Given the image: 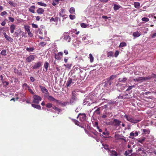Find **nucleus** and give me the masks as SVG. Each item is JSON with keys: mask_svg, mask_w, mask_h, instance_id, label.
Masks as SVG:
<instances>
[{"mask_svg": "<svg viewBox=\"0 0 156 156\" xmlns=\"http://www.w3.org/2000/svg\"><path fill=\"white\" fill-rule=\"evenodd\" d=\"M99 95L100 94H98L97 93L96 94L93 93L90 98V100L91 101V102H90L89 103H88V102H89L90 101H89V99L87 98L84 100L83 104L84 105H85L87 104V105L90 106V103L91 104L99 102V100H100V98L99 97Z\"/></svg>", "mask_w": 156, "mask_h": 156, "instance_id": "f257e3e1", "label": "nucleus"}, {"mask_svg": "<svg viewBox=\"0 0 156 156\" xmlns=\"http://www.w3.org/2000/svg\"><path fill=\"white\" fill-rule=\"evenodd\" d=\"M124 117L128 121L134 123L138 122L140 121V119H135L131 115H125L124 116Z\"/></svg>", "mask_w": 156, "mask_h": 156, "instance_id": "f03ea898", "label": "nucleus"}, {"mask_svg": "<svg viewBox=\"0 0 156 156\" xmlns=\"http://www.w3.org/2000/svg\"><path fill=\"white\" fill-rule=\"evenodd\" d=\"M121 123V121L120 120L118 119H115L110 122H106V124L107 125L112 124L115 127H118L120 125Z\"/></svg>", "mask_w": 156, "mask_h": 156, "instance_id": "7ed1b4c3", "label": "nucleus"}, {"mask_svg": "<svg viewBox=\"0 0 156 156\" xmlns=\"http://www.w3.org/2000/svg\"><path fill=\"white\" fill-rule=\"evenodd\" d=\"M72 94V97L70 101V103L71 104L75 103L77 100V98L76 97V92L75 91H73Z\"/></svg>", "mask_w": 156, "mask_h": 156, "instance_id": "20e7f679", "label": "nucleus"}, {"mask_svg": "<svg viewBox=\"0 0 156 156\" xmlns=\"http://www.w3.org/2000/svg\"><path fill=\"white\" fill-rule=\"evenodd\" d=\"M116 85L118 89L120 91L125 89V88L126 87L127 84L126 83V84H121L120 83L116 84Z\"/></svg>", "mask_w": 156, "mask_h": 156, "instance_id": "39448f33", "label": "nucleus"}, {"mask_svg": "<svg viewBox=\"0 0 156 156\" xmlns=\"http://www.w3.org/2000/svg\"><path fill=\"white\" fill-rule=\"evenodd\" d=\"M33 98V102L37 104H39L40 101L42 100L41 97L36 95L34 96Z\"/></svg>", "mask_w": 156, "mask_h": 156, "instance_id": "423d86ee", "label": "nucleus"}, {"mask_svg": "<svg viewBox=\"0 0 156 156\" xmlns=\"http://www.w3.org/2000/svg\"><path fill=\"white\" fill-rule=\"evenodd\" d=\"M46 106L48 108H52L53 109H54L56 111L58 112H60L61 111V110L59 108H58L57 107H55L54 106H53L52 104L50 103H47L46 105Z\"/></svg>", "mask_w": 156, "mask_h": 156, "instance_id": "0eeeda50", "label": "nucleus"}, {"mask_svg": "<svg viewBox=\"0 0 156 156\" xmlns=\"http://www.w3.org/2000/svg\"><path fill=\"white\" fill-rule=\"evenodd\" d=\"M140 132L139 131H135L134 132V131L131 132L129 134V138L134 139V137H136L138 136L139 133H140Z\"/></svg>", "mask_w": 156, "mask_h": 156, "instance_id": "6e6552de", "label": "nucleus"}, {"mask_svg": "<svg viewBox=\"0 0 156 156\" xmlns=\"http://www.w3.org/2000/svg\"><path fill=\"white\" fill-rule=\"evenodd\" d=\"M63 54V53L62 52H60L58 53H55V58L56 60H60L61 59Z\"/></svg>", "mask_w": 156, "mask_h": 156, "instance_id": "1a4fd4ad", "label": "nucleus"}, {"mask_svg": "<svg viewBox=\"0 0 156 156\" xmlns=\"http://www.w3.org/2000/svg\"><path fill=\"white\" fill-rule=\"evenodd\" d=\"M78 117L79 118L81 122H83L86 120V115L85 114H80Z\"/></svg>", "mask_w": 156, "mask_h": 156, "instance_id": "9d476101", "label": "nucleus"}, {"mask_svg": "<svg viewBox=\"0 0 156 156\" xmlns=\"http://www.w3.org/2000/svg\"><path fill=\"white\" fill-rule=\"evenodd\" d=\"M108 155L110 156H118L117 152L114 150H110L108 152Z\"/></svg>", "mask_w": 156, "mask_h": 156, "instance_id": "9b49d317", "label": "nucleus"}, {"mask_svg": "<svg viewBox=\"0 0 156 156\" xmlns=\"http://www.w3.org/2000/svg\"><path fill=\"white\" fill-rule=\"evenodd\" d=\"M35 55H31L27 58H26V60L27 62H30L31 61H34L35 59Z\"/></svg>", "mask_w": 156, "mask_h": 156, "instance_id": "f8f14e48", "label": "nucleus"}, {"mask_svg": "<svg viewBox=\"0 0 156 156\" xmlns=\"http://www.w3.org/2000/svg\"><path fill=\"white\" fill-rule=\"evenodd\" d=\"M82 41L85 43L87 44L89 43L88 40L89 37L88 36L86 35H82L81 37Z\"/></svg>", "mask_w": 156, "mask_h": 156, "instance_id": "ddd939ff", "label": "nucleus"}, {"mask_svg": "<svg viewBox=\"0 0 156 156\" xmlns=\"http://www.w3.org/2000/svg\"><path fill=\"white\" fill-rule=\"evenodd\" d=\"M3 34L4 36L5 39L8 41L11 42H12L13 41V39L12 38L8 36L6 34V33L4 32L3 33Z\"/></svg>", "mask_w": 156, "mask_h": 156, "instance_id": "4468645a", "label": "nucleus"}, {"mask_svg": "<svg viewBox=\"0 0 156 156\" xmlns=\"http://www.w3.org/2000/svg\"><path fill=\"white\" fill-rule=\"evenodd\" d=\"M63 39L67 42H69L70 41L71 38L67 34H66L64 35Z\"/></svg>", "mask_w": 156, "mask_h": 156, "instance_id": "2eb2a0df", "label": "nucleus"}, {"mask_svg": "<svg viewBox=\"0 0 156 156\" xmlns=\"http://www.w3.org/2000/svg\"><path fill=\"white\" fill-rule=\"evenodd\" d=\"M39 87L41 88L42 92L46 94H48L49 92L48 90L44 87L41 86L40 85Z\"/></svg>", "mask_w": 156, "mask_h": 156, "instance_id": "dca6fc26", "label": "nucleus"}, {"mask_svg": "<svg viewBox=\"0 0 156 156\" xmlns=\"http://www.w3.org/2000/svg\"><path fill=\"white\" fill-rule=\"evenodd\" d=\"M74 83V82L72 81L71 78H69L66 83V85L67 87H70Z\"/></svg>", "mask_w": 156, "mask_h": 156, "instance_id": "f3484780", "label": "nucleus"}, {"mask_svg": "<svg viewBox=\"0 0 156 156\" xmlns=\"http://www.w3.org/2000/svg\"><path fill=\"white\" fill-rule=\"evenodd\" d=\"M41 65V62H39L37 63H35V64L32 66V68L33 69H37L40 67Z\"/></svg>", "mask_w": 156, "mask_h": 156, "instance_id": "a211bd4d", "label": "nucleus"}, {"mask_svg": "<svg viewBox=\"0 0 156 156\" xmlns=\"http://www.w3.org/2000/svg\"><path fill=\"white\" fill-rule=\"evenodd\" d=\"M47 98L48 100L49 101H54L55 102H56L57 103L58 102V100H56V99H55L51 96L48 95L47 97Z\"/></svg>", "mask_w": 156, "mask_h": 156, "instance_id": "6ab92c4d", "label": "nucleus"}, {"mask_svg": "<svg viewBox=\"0 0 156 156\" xmlns=\"http://www.w3.org/2000/svg\"><path fill=\"white\" fill-rule=\"evenodd\" d=\"M132 148H130L129 150L126 151H125L124 154L126 156H129L132 154Z\"/></svg>", "mask_w": 156, "mask_h": 156, "instance_id": "aec40b11", "label": "nucleus"}, {"mask_svg": "<svg viewBox=\"0 0 156 156\" xmlns=\"http://www.w3.org/2000/svg\"><path fill=\"white\" fill-rule=\"evenodd\" d=\"M127 79L126 77L123 78H120L119 79V82L118 83H120L121 84H122V83H125L126 82Z\"/></svg>", "mask_w": 156, "mask_h": 156, "instance_id": "412c9836", "label": "nucleus"}, {"mask_svg": "<svg viewBox=\"0 0 156 156\" xmlns=\"http://www.w3.org/2000/svg\"><path fill=\"white\" fill-rule=\"evenodd\" d=\"M36 8L35 6L34 5L31 6L29 8V11L33 13H35V9Z\"/></svg>", "mask_w": 156, "mask_h": 156, "instance_id": "4be33fe9", "label": "nucleus"}, {"mask_svg": "<svg viewBox=\"0 0 156 156\" xmlns=\"http://www.w3.org/2000/svg\"><path fill=\"white\" fill-rule=\"evenodd\" d=\"M16 26L14 24H12L10 26V30L11 33H14V30L16 28Z\"/></svg>", "mask_w": 156, "mask_h": 156, "instance_id": "5701e85b", "label": "nucleus"}, {"mask_svg": "<svg viewBox=\"0 0 156 156\" xmlns=\"http://www.w3.org/2000/svg\"><path fill=\"white\" fill-rule=\"evenodd\" d=\"M80 43V42L76 40H75L73 41V44L74 46L76 47H78L79 46V44Z\"/></svg>", "mask_w": 156, "mask_h": 156, "instance_id": "b1692460", "label": "nucleus"}, {"mask_svg": "<svg viewBox=\"0 0 156 156\" xmlns=\"http://www.w3.org/2000/svg\"><path fill=\"white\" fill-rule=\"evenodd\" d=\"M44 10L42 8H39L38 9L37 11V12L38 14H41L43 13Z\"/></svg>", "mask_w": 156, "mask_h": 156, "instance_id": "393cba45", "label": "nucleus"}, {"mask_svg": "<svg viewBox=\"0 0 156 156\" xmlns=\"http://www.w3.org/2000/svg\"><path fill=\"white\" fill-rule=\"evenodd\" d=\"M22 32V31L20 29H18L16 30L14 34L16 36H18Z\"/></svg>", "mask_w": 156, "mask_h": 156, "instance_id": "a878e982", "label": "nucleus"}, {"mask_svg": "<svg viewBox=\"0 0 156 156\" xmlns=\"http://www.w3.org/2000/svg\"><path fill=\"white\" fill-rule=\"evenodd\" d=\"M141 131H142V134H149L150 132V130L148 129H141Z\"/></svg>", "mask_w": 156, "mask_h": 156, "instance_id": "bb28decb", "label": "nucleus"}, {"mask_svg": "<svg viewBox=\"0 0 156 156\" xmlns=\"http://www.w3.org/2000/svg\"><path fill=\"white\" fill-rule=\"evenodd\" d=\"M151 77H139L138 78L139 81L142 80H147L151 78Z\"/></svg>", "mask_w": 156, "mask_h": 156, "instance_id": "cd10ccee", "label": "nucleus"}, {"mask_svg": "<svg viewBox=\"0 0 156 156\" xmlns=\"http://www.w3.org/2000/svg\"><path fill=\"white\" fill-rule=\"evenodd\" d=\"M141 34L138 31H136L135 32H134L133 34V36L135 37H139L140 36Z\"/></svg>", "mask_w": 156, "mask_h": 156, "instance_id": "c85d7f7f", "label": "nucleus"}, {"mask_svg": "<svg viewBox=\"0 0 156 156\" xmlns=\"http://www.w3.org/2000/svg\"><path fill=\"white\" fill-rule=\"evenodd\" d=\"M32 106L34 108H36L38 110H40L41 109V107L40 105H35L34 104H32Z\"/></svg>", "mask_w": 156, "mask_h": 156, "instance_id": "c756f323", "label": "nucleus"}, {"mask_svg": "<svg viewBox=\"0 0 156 156\" xmlns=\"http://www.w3.org/2000/svg\"><path fill=\"white\" fill-rule=\"evenodd\" d=\"M128 96V94H126V95H120L118 96V98L119 99H125L128 98V97H127Z\"/></svg>", "mask_w": 156, "mask_h": 156, "instance_id": "7c9ffc66", "label": "nucleus"}, {"mask_svg": "<svg viewBox=\"0 0 156 156\" xmlns=\"http://www.w3.org/2000/svg\"><path fill=\"white\" fill-rule=\"evenodd\" d=\"M104 113H105L107 116V117L111 118L112 117L113 115L112 112H105Z\"/></svg>", "mask_w": 156, "mask_h": 156, "instance_id": "2f4dec72", "label": "nucleus"}, {"mask_svg": "<svg viewBox=\"0 0 156 156\" xmlns=\"http://www.w3.org/2000/svg\"><path fill=\"white\" fill-rule=\"evenodd\" d=\"M121 7V6L119 5L116 4H114V9L115 10H117L120 8Z\"/></svg>", "mask_w": 156, "mask_h": 156, "instance_id": "473e14b6", "label": "nucleus"}, {"mask_svg": "<svg viewBox=\"0 0 156 156\" xmlns=\"http://www.w3.org/2000/svg\"><path fill=\"white\" fill-rule=\"evenodd\" d=\"M64 13L65 10L63 9H62L59 13L60 16H62V17H64L65 15H64Z\"/></svg>", "mask_w": 156, "mask_h": 156, "instance_id": "72a5a7b5", "label": "nucleus"}, {"mask_svg": "<svg viewBox=\"0 0 156 156\" xmlns=\"http://www.w3.org/2000/svg\"><path fill=\"white\" fill-rule=\"evenodd\" d=\"M75 9L74 7H72L70 8L69 10V12L70 14H75Z\"/></svg>", "mask_w": 156, "mask_h": 156, "instance_id": "f704fd0d", "label": "nucleus"}, {"mask_svg": "<svg viewBox=\"0 0 156 156\" xmlns=\"http://www.w3.org/2000/svg\"><path fill=\"white\" fill-rule=\"evenodd\" d=\"M127 45L126 43L124 42H122L120 43L119 45V48H121L124 47L126 46Z\"/></svg>", "mask_w": 156, "mask_h": 156, "instance_id": "c9c22d12", "label": "nucleus"}, {"mask_svg": "<svg viewBox=\"0 0 156 156\" xmlns=\"http://www.w3.org/2000/svg\"><path fill=\"white\" fill-rule=\"evenodd\" d=\"M103 147L108 152L109 151L110 149L109 148L107 144H103Z\"/></svg>", "mask_w": 156, "mask_h": 156, "instance_id": "e433bc0d", "label": "nucleus"}, {"mask_svg": "<svg viewBox=\"0 0 156 156\" xmlns=\"http://www.w3.org/2000/svg\"><path fill=\"white\" fill-rule=\"evenodd\" d=\"M44 66L46 69V71H47L49 66V63L47 62H45L44 64Z\"/></svg>", "mask_w": 156, "mask_h": 156, "instance_id": "4c0bfd02", "label": "nucleus"}, {"mask_svg": "<svg viewBox=\"0 0 156 156\" xmlns=\"http://www.w3.org/2000/svg\"><path fill=\"white\" fill-rule=\"evenodd\" d=\"M114 137L115 139L116 140H119L122 139V138L120 137V135L118 134H115Z\"/></svg>", "mask_w": 156, "mask_h": 156, "instance_id": "58836bf2", "label": "nucleus"}, {"mask_svg": "<svg viewBox=\"0 0 156 156\" xmlns=\"http://www.w3.org/2000/svg\"><path fill=\"white\" fill-rule=\"evenodd\" d=\"M9 3L14 7H16L17 6V4L11 1H9L8 2Z\"/></svg>", "mask_w": 156, "mask_h": 156, "instance_id": "ea45409f", "label": "nucleus"}, {"mask_svg": "<svg viewBox=\"0 0 156 156\" xmlns=\"http://www.w3.org/2000/svg\"><path fill=\"white\" fill-rule=\"evenodd\" d=\"M108 57H113V53L112 51H110L108 52L107 54Z\"/></svg>", "mask_w": 156, "mask_h": 156, "instance_id": "a19ab883", "label": "nucleus"}, {"mask_svg": "<svg viewBox=\"0 0 156 156\" xmlns=\"http://www.w3.org/2000/svg\"><path fill=\"white\" fill-rule=\"evenodd\" d=\"M89 58L90 59V61L91 62H92L94 61V57L91 54H90L89 55Z\"/></svg>", "mask_w": 156, "mask_h": 156, "instance_id": "79ce46f5", "label": "nucleus"}, {"mask_svg": "<svg viewBox=\"0 0 156 156\" xmlns=\"http://www.w3.org/2000/svg\"><path fill=\"white\" fill-rule=\"evenodd\" d=\"M34 48L33 47L27 48H26V50L29 52H31L34 51Z\"/></svg>", "mask_w": 156, "mask_h": 156, "instance_id": "37998d69", "label": "nucleus"}, {"mask_svg": "<svg viewBox=\"0 0 156 156\" xmlns=\"http://www.w3.org/2000/svg\"><path fill=\"white\" fill-rule=\"evenodd\" d=\"M100 108H101V107L98 108L95 111H94V113H96L97 114H100Z\"/></svg>", "mask_w": 156, "mask_h": 156, "instance_id": "c03bdc74", "label": "nucleus"}, {"mask_svg": "<svg viewBox=\"0 0 156 156\" xmlns=\"http://www.w3.org/2000/svg\"><path fill=\"white\" fill-rule=\"evenodd\" d=\"M140 4L138 2H135L134 3V6L136 8H139L140 6Z\"/></svg>", "mask_w": 156, "mask_h": 156, "instance_id": "a18cd8bd", "label": "nucleus"}, {"mask_svg": "<svg viewBox=\"0 0 156 156\" xmlns=\"http://www.w3.org/2000/svg\"><path fill=\"white\" fill-rule=\"evenodd\" d=\"M59 3V0H55L53 1L52 3V5L53 6H55L56 5L58 4Z\"/></svg>", "mask_w": 156, "mask_h": 156, "instance_id": "49530a36", "label": "nucleus"}, {"mask_svg": "<svg viewBox=\"0 0 156 156\" xmlns=\"http://www.w3.org/2000/svg\"><path fill=\"white\" fill-rule=\"evenodd\" d=\"M134 87H135L134 85L128 86L127 89L126 90V91H128L131 90Z\"/></svg>", "mask_w": 156, "mask_h": 156, "instance_id": "de8ad7c7", "label": "nucleus"}, {"mask_svg": "<svg viewBox=\"0 0 156 156\" xmlns=\"http://www.w3.org/2000/svg\"><path fill=\"white\" fill-rule=\"evenodd\" d=\"M37 4L41 6L46 7L47 6V5L44 3L42 2H37Z\"/></svg>", "mask_w": 156, "mask_h": 156, "instance_id": "09e8293b", "label": "nucleus"}, {"mask_svg": "<svg viewBox=\"0 0 156 156\" xmlns=\"http://www.w3.org/2000/svg\"><path fill=\"white\" fill-rule=\"evenodd\" d=\"M24 27L25 30L27 32L30 30V27L28 25H25Z\"/></svg>", "mask_w": 156, "mask_h": 156, "instance_id": "8fccbe9b", "label": "nucleus"}, {"mask_svg": "<svg viewBox=\"0 0 156 156\" xmlns=\"http://www.w3.org/2000/svg\"><path fill=\"white\" fill-rule=\"evenodd\" d=\"M112 84V83L110 80H108L107 81L106 83V84L105 85V87H107V86L109 85V86H110Z\"/></svg>", "mask_w": 156, "mask_h": 156, "instance_id": "3c124183", "label": "nucleus"}, {"mask_svg": "<svg viewBox=\"0 0 156 156\" xmlns=\"http://www.w3.org/2000/svg\"><path fill=\"white\" fill-rule=\"evenodd\" d=\"M63 66H65L66 68H68L69 69H70L72 66V65L71 64H64Z\"/></svg>", "mask_w": 156, "mask_h": 156, "instance_id": "603ef678", "label": "nucleus"}, {"mask_svg": "<svg viewBox=\"0 0 156 156\" xmlns=\"http://www.w3.org/2000/svg\"><path fill=\"white\" fill-rule=\"evenodd\" d=\"M81 27L82 28H86L88 26L85 23H82L80 24Z\"/></svg>", "mask_w": 156, "mask_h": 156, "instance_id": "864d4df0", "label": "nucleus"}, {"mask_svg": "<svg viewBox=\"0 0 156 156\" xmlns=\"http://www.w3.org/2000/svg\"><path fill=\"white\" fill-rule=\"evenodd\" d=\"M1 53L3 55H6V51L5 50H3L1 51Z\"/></svg>", "mask_w": 156, "mask_h": 156, "instance_id": "5fc2aeb1", "label": "nucleus"}, {"mask_svg": "<svg viewBox=\"0 0 156 156\" xmlns=\"http://www.w3.org/2000/svg\"><path fill=\"white\" fill-rule=\"evenodd\" d=\"M142 20L143 21L146 22L149 20V19L147 18L144 17L142 18Z\"/></svg>", "mask_w": 156, "mask_h": 156, "instance_id": "6e6d98bb", "label": "nucleus"}, {"mask_svg": "<svg viewBox=\"0 0 156 156\" xmlns=\"http://www.w3.org/2000/svg\"><path fill=\"white\" fill-rule=\"evenodd\" d=\"M23 88H25L26 89H27L29 87V86L27 85V83H24L23 85Z\"/></svg>", "mask_w": 156, "mask_h": 156, "instance_id": "4d7b16f0", "label": "nucleus"}, {"mask_svg": "<svg viewBox=\"0 0 156 156\" xmlns=\"http://www.w3.org/2000/svg\"><path fill=\"white\" fill-rule=\"evenodd\" d=\"M28 89L29 91L32 94H35V93L34 92V91L32 90V89L30 88V87H29V88H28Z\"/></svg>", "mask_w": 156, "mask_h": 156, "instance_id": "13d9d810", "label": "nucleus"}, {"mask_svg": "<svg viewBox=\"0 0 156 156\" xmlns=\"http://www.w3.org/2000/svg\"><path fill=\"white\" fill-rule=\"evenodd\" d=\"M69 17L70 19L72 20H73L76 18L75 16L73 15H70L69 16Z\"/></svg>", "mask_w": 156, "mask_h": 156, "instance_id": "bf43d9fd", "label": "nucleus"}, {"mask_svg": "<svg viewBox=\"0 0 156 156\" xmlns=\"http://www.w3.org/2000/svg\"><path fill=\"white\" fill-rule=\"evenodd\" d=\"M46 43L44 42H41L39 44V45L41 46H44L46 44Z\"/></svg>", "mask_w": 156, "mask_h": 156, "instance_id": "052dcab7", "label": "nucleus"}, {"mask_svg": "<svg viewBox=\"0 0 156 156\" xmlns=\"http://www.w3.org/2000/svg\"><path fill=\"white\" fill-rule=\"evenodd\" d=\"M27 33L28 34V35L29 37H32L33 36V35L31 33V32L30 31V30L27 31Z\"/></svg>", "mask_w": 156, "mask_h": 156, "instance_id": "680f3d73", "label": "nucleus"}, {"mask_svg": "<svg viewBox=\"0 0 156 156\" xmlns=\"http://www.w3.org/2000/svg\"><path fill=\"white\" fill-rule=\"evenodd\" d=\"M119 51H116L115 53L114 56L115 57H117L119 55Z\"/></svg>", "mask_w": 156, "mask_h": 156, "instance_id": "e2e57ef3", "label": "nucleus"}, {"mask_svg": "<svg viewBox=\"0 0 156 156\" xmlns=\"http://www.w3.org/2000/svg\"><path fill=\"white\" fill-rule=\"evenodd\" d=\"M7 14V12L6 11H4L1 12L0 13V15L1 16H3L5 15L6 14Z\"/></svg>", "mask_w": 156, "mask_h": 156, "instance_id": "0e129e2a", "label": "nucleus"}, {"mask_svg": "<svg viewBox=\"0 0 156 156\" xmlns=\"http://www.w3.org/2000/svg\"><path fill=\"white\" fill-rule=\"evenodd\" d=\"M8 18L9 21L11 22H13L14 20V18L12 17H9Z\"/></svg>", "mask_w": 156, "mask_h": 156, "instance_id": "69168bd1", "label": "nucleus"}, {"mask_svg": "<svg viewBox=\"0 0 156 156\" xmlns=\"http://www.w3.org/2000/svg\"><path fill=\"white\" fill-rule=\"evenodd\" d=\"M41 31L42 30L41 29H39L37 31V33H39L40 34H42L43 33Z\"/></svg>", "mask_w": 156, "mask_h": 156, "instance_id": "338daca9", "label": "nucleus"}, {"mask_svg": "<svg viewBox=\"0 0 156 156\" xmlns=\"http://www.w3.org/2000/svg\"><path fill=\"white\" fill-rule=\"evenodd\" d=\"M32 27L34 28H37L38 27V26L36 24L34 23L32 24Z\"/></svg>", "mask_w": 156, "mask_h": 156, "instance_id": "774afa93", "label": "nucleus"}]
</instances>
